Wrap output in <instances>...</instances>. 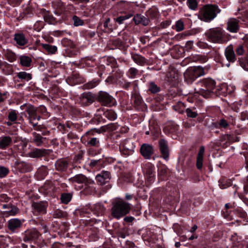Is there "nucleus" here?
<instances>
[{"mask_svg": "<svg viewBox=\"0 0 248 248\" xmlns=\"http://www.w3.org/2000/svg\"><path fill=\"white\" fill-rule=\"evenodd\" d=\"M130 210V204L126 202L123 200L118 199L113 203L111 215L113 217L119 219L128 214Z\"/></svg>", "mask_w": 248, "mask_h": 248, "instance_id": "1", "label": "nucleus"}, {"mask_svg": "<svg viewBox=\"0 0 248 248\" xmlns=\"http://www.w3.org/2000/svg\"><path fill=\"white\" fill-rule=\"evenodd\" d=\"M220 12V10L218 6L212 4H207L201 10L199 18L205 22H210L214 19Z\"/></svg>", "mask_w": 248, "mask_h": 248, "instance_id": "2", "label": "nucleus"}, {"mask_svg": "<svg viewBox=\"0 0 248 248\" xmlns=\"http://www.w3.org/2000/svg\"><path fill=\"white\" fill-rule=\"evenodd\" d=\"M199 89L196 93L204 98H208L216 86V82L211 78L204 79L198 82Z\"/></svg>", "mask_w": 248, "mask_h": 248, "instance_id": "3", "label": "nucleus"}, {"mask_svg": "<svg viewBox=\"0 0 248 248\" xmlns=\"http://www.w3.org/2000/svg\"><path fill=\"white\" fill-rule=\"evenodd\" d=\"M209 41L215 43H223L225 41L224 31L220 28L210 29L206 33Z\"/></svg>", "mask_w": 248, "mask_h": 248, "instance_id": "4", "label": "nucleus"}, {"mask_svg": "<svg viewBox=\"0 0 248 248\" xmlns=\"http://www.w3.org/2000/svg\"><path fill=\"white\" fill-rule=\"evenodd\" d=\"M204 74V70L202 67H191L186 71L184 73V77L187 82L192 83L196 78Z\"/></svg>", "mask_w": 248, "mask_h": 248, "instance_id": "5", "label": "nucleus"}, {"mask_svg": "<svg viewBox=\"0 0 248 248\" xmlns=\"http://www.w3.org/2000/svg\"><path fill=\"white\" fill-rule=\"evenodd\" d=\"M98 100L105 106L111 107L116 104L115 99L105 92L101 91L99 93Z\"/></svg>", "mask_w": 248, "mask_h": 248, "instance_id": "6", "label": "nucleus"}, {"mask_svg": "<svg viewBox=\"0 0 248 248\" xmlns=\"http://www.w3.org/2000/svg\"><path fill=\"white\" fill-rule=\"evenodd\" d=\"M69 181L73 184H84L86 186L85 188H87L88 185H92L93 183V181L89 180L85 176L81 174H77L70 178Z\"/></svg>", "mask_w": 248, "mask_h": 248, "instance_id": "7", "label": "nucleus"}, {"mask_svg": "<svg viewBox=\"0 0 248 248\" xmlns=\"http://www.w3.org/2000/svg\"><path fill=\"white\" fill-rule=\"evenodd\" d=\"M80 103L83 106H88L95 100L94 95L91 92L83 93L79 98Z\"/></svg>", "mask_w": 248, "mask_h": 248, "instance_id": "8", "label": "nucleus"}, {"mask_svg": "<svg viewBox=\"0 0 248 248\" xmlns=\"http://www.w3.org/2000/svg\"><path fill=\"white\" fill-rule=\"evenodd\" d=\"M239 20L235 18H230L227 22V30L232 33H236L239 29Z\"/></svg>", "mask_w": 248, "mask_h": 248, "instance_id": "9", "label": "nucleus"}, {"mask_svg": "<svg viewBox=\"0 0 248 248\" xmlns=\"http://www.w3.org/2000/svg\"><path fill=\"white\" fill-rule=\"evenodd\" d=\"M141 155L146 159H150L154 153L153 146L149 144H143L140 148Z\"/></svg>", "mask_w": 248, "mask_h": 248, "instance_id": "10", "label": "nucleus"}, {"mask_svg": "<svg viewBox=\"0 0 248 248\" xmlns=\"http://www.w3.org/2000/svg\"><path fill=\"white\" fill-rule=\"evenodd\" d=\"M26 107V111L29 115L28 120L30 123H32V121L35 119L38 121L40 120V117L37 115L36 110L32 105H28Z\"/></svg>", "mask_w": 248, "mask_h": 248, "instance_id": "11", "label": "nucleus"}, {"mask_svg": "<svg viewBox=\"0 0 248 248\" xmlns=\"http://www.w3.org/2000/svg\"><path fill=\"white\" fill-rule=\"evenodd\" d=\"M143 172L149 181L152 182L154 180L155 172L153 165L150 163L146 164L143 168Z\"/></svg>", "mask_w": 248, "mask_h": 248, "instance_id": "12", "label": "nucleus"}, {"mask_svg": "<svg viewBox=\"0 0 248 248\" xmlns=\"http://www.w3.org/2000/svg\"><path fill=\"white\" fill-rule=\"evenodd\" d=\"M47 204L46 202H33L32 203V207L33 212L41 213L45 214L46 212V208Z\"/></svg>", "mask_w": 248, "mask_h": 248, "instance_id": "13", "label": "nucleus"}, {"mask_svg": "<svg viewBox=\"0 0 248 248\" xmlns=\"http://www.w3.org/2000/svg\"><path fill=\"white\" fill-rule=\"evenodd\" d=\"M40 233L35 229H33L30 230H28L25 232V236L23 238V240L25 242H27L31 240H33L37 239L39 238Z\"/></svg>", "mask_w": 248, "mask_h": 248, "instance_id": "14", "label": "nucleus"}, {"mask_svg": "<svg viewBox=\"0 0 248 248\" xmlns=\"http://www.w3.org/2000/svg\"><path fill=\"white\" fill-rule=\"evenodd\" d=\"M159 146L162 156L165 160H168L169 152L167 141L164 139L160 140L159 141Z\"/></svg>", "mask_w": 248, "mask_h": 248, "instance_id": "15", "label": "nucleus"}, {"mask_svg": "<svg viewBox=\"0 0 248 248\" xmlns=\"http://www.w3.org/2000/svg\"><path fill=\"white\" fill-rule=\"evenodd\" d=\"M135 148V145L130 140H125L120 146V149L125 151L124 154H129L131 153Z\"/></svg>", "mask_w": 248, "mask_h": 248, "instance_id": "16", "label": "nucleus"}, {"mask_svg": "<svg viewBox=\"0 0 248 248\" xmlns=\"http://www.w3.org/2000/svg\"><path fill=\"white\" fill-rule=\"evenodd\" d=\"M48 150L45 149L34 148L29 153V156L32 158H39L48 155Z\"/></svg>", "mask_w": 248, "mask_h": 248, "instance_id": "17", "label": "nucleus"}, {"mask_svg": "<svg viewBox=\"0 0 248 248\" xmlns=\"http://www.w3.org/2000/svg\"><path fill=\"white\" fill-rule=\"evenodd\" d=\"M96 180L100 185H104L109 181L110 179V173L108 171H102L96 176Z\"/></svg>", "mask_w": 248, "mask_h": 248, "instance_id": "18", "label": "nucleus"}, {"mask_svg": "<svg viewBox=\"0 0 248 248\" xmlns=\"http://www.w3.org/2000/svg\"><path fill=\"white\" fill-rule=\"evenodd\" d=\"M21 224L22 222L20 219L18 218L11 219L8 221V228L10 231L14 232L19 229Z\"/></svg>", "mask_w": 248, "mask_h": 248, "instance_id": "19", "label": "nucleus"}, {"mask_svg": "<svg viewBox=\"0 0 248 248\" xmlns=\"http://www.w3.org/2000/svg\"><path fill=\"white\" fill-rule=\"evenodd\" d=\"M225 55L227 60L230 62H233L235 60L234 52L232 46H227L225 51Z\"/></svg>", "mask_w": 248, "mask_h": 248, "instance_id": "20", "label": "nucleus"}, {"mask_svg": "<svg viewBox=\"0 0 248 248\" xmlns=\"http://www.w3.org/2000/svg\"><path fill=\"white\" fill-rule=\"evenodd\" d=\"M14 40L16 44L20 46H24L28 43V40L22 33H16L14 35Z\"/></svg>", "mask_w": 248, "mask_h": 248, "instance_id": "21", "label": "nucleus"}, {"mask_svg": "<svg viewBox=\"0 0 248 248\" xmlns=\"http://www.w3.org/2000/svg\"><path fill=\"white\" fill-rule=\"evenodd\" d=\"M204 153V148L203 146H201L199 151L196 162L197 168L200 170L202 167L203 157Z\"/></svg>", "mask_w": 248, "mask_h": 248, "instance_id": "22", "label": "nucleus"}, {"mask_svg": "<svg viewBox=\"0 0 248 248\" xmlns=\"http://www.w3.org/2000/svg\"><path fill=\"white\" fill-rule=\"evenodd\" d=\"M12 141V138L9 136L0 137V149H5L8 147Z\"/></svg>", "mask_w": 248, "mask_h": 248, "instance_id": "23", "label": "nucleus"}, {"mask_svg": "<svg viewBox=\"0 0 248 248\" xmlns=\"http://www.w3.org/2000/svg\"><path fill=\"white\" fill-rule=\"evenodd\" d=\"M91 210L93 212L94 214L97 216H100L104 213L105 208L101 204L96 203L92 206Z\"/></svg>", "mask_w": 248, "mask_h": 248, "instance_id": "24", "label": "nucleus"}, {"mask_svg": "<svg viewBox=\"0 0 248 248\" xmlns=\"http://www.w3.org/2000/svg\"><path fill=\"white\" fill-rule=\"evenodd\" d=\"M32 135L33 137V141L37 146H41L44 141L46 139V138L43 137L41 135L36 132H33Z\"/></svg>", "mask_w": 248, "mask_h": 248, "instance_id": "25", "label": "nucleus"}, {"mask_svg": "<svg viewBox=\"0 0 248 248\" xmlns=\"http://www.w3.org/2000/svg\"><path fill=\"white\" fill-rule=\"evenodd\" d=\"M31 62V59L29 56H21L20 57V63L23 66L29 67Z\"/></svg>", "mask_w": 248, "mask_h": 248, "instance_id": "26", "label": "nucleus"}, {"mask_svg": "<svg viewBox=\"0 0 248 248\" xmlns=\"http://www.w3.org/2000/svg\"><path fill=\"white\" fill-rule=\"evenodd\" d=\"M148 91L152 93H156L160 92V89L154 82H151L148 85Z\"/></svg>", "mask_w": 248, "mask_h": 248, "instance_id": "27", "label": "nucleus"}, {"mask_svg": "<svg viewBox=\"0 0 248 248\" xmlns=\"http://www.w3.org/2000/svg\"><path fill=\"white\" fill-rule=\"evenodd\" d=\"M55 166L58 170L63 171L66 169L67 163L64 160H58L56 162Z\"/></svg>", "mask_w": 248, "mask_h": 248, "instance_id": "28", "label": "nucleus"}, {"mask_svg": "<svg viewBox=\"0 0 248 248\" xmlns=\"http://www.w3.org/2000/svg\"><path fill=\"white\" fill-rule=\"evenodd\" d=\"M41 46L47 52L52 54L55 53L57 50V48L55 46H51L47 44H42Z\"/></svg>", "mask_w": 248, "mask_h": 248, "instance_id": "29", "label": "nucleus"}, {"mask_svg": "<svg viewBox=\"0 0 248 248\" xmlns=\"http://www.w3.org/2000/svg\"><path fill=\"white\" fill-rule=\"evenodd\" d=\"M133 61L137 64L142 65L145 62V59L141 56L135 54L132 55Z\"/></svg>", "mask_w": 248, "mask_h": 248, "instance_id": "30", "label": "nucleus"}, {"mask_svg": "<svg viewBox=\"0 0 248 248\" xmlns=\"http://www.w3.org/2000/svg\"><path fill=\"white\" fill-rule=\"evenodd\" d=\"M17 77L21 79L29 81L31 79V75L26 72H20L17 74Z\"/></svg>", "mask_w": 248, "mask_h": 248, "instance_id": "31", "label": "nucleus"}, {"mask_svg": "<svg viewBox=\"0 0 248 248\" xmlns=\"http://www.w3.org/2000/svg\"><path fill=\"white\" fill-rule=\"evenodd\" d=\"M72 196L69 193H63L62 194L61 200L62 203L67 204L71 200Z\"/></svg>", "mask_w": 248, "mask_h": 248, "instance_id": "32", "label": "nucleus"}, {"mask_svg": "<svg viewBox=\"0 0 248 248\" xmlns=\"http://www.w3.org/2000/svg\"><path fill=\"white\" fill-rule=\"evenodd\" d=\"M87 144L88 146L98 147L99 140L96 138H92L87 141Z\"/></svg>", "mask_w": 248, "mask_h": 248, "instance_id": "33", "label": "nucleus"}, {"mask_svg": "<svg viewBox=\"0 0 248 248\" xmlns=\"http://www.w3.org/2000/svg\"><path fill=\"white\" fill-rule=\"evenodd\" d=\"M72 20L73 21V24L76 27L82 26L84 24L83 20L81 19L77 16H74L72 17Z\"/></svg>", "mask_w": 248, "mask_h": 248, "instance_id": "34", "label": "nucleus"}, {"mask_svg": "<svg viewBox=\"0 0 248 248\" xmlns=\"http://www.w3.org/2000/svg\"><path fill=\"white\" fill-rule=\"evenodd\" d=\"M5 57L10 62H13L16 60L15 54L12 51H7L5 53Z\"/></svg>", "mask_w": 248, "mask_h": 248, "instance_id": "35", "label": "nucleus"}, {"mask_svg": "<svg viewBox=\"0 0 248 248\" xmlns=\"http://www.w3.org/2000/svg\"><path fill=\"white\" fill-rule=\"evenodd\" d=\"M105 116L110 120H114L117 118V114L116 113L112 111L109 110L106 111L105 113Z\"/></svg>", "mask_w": 248, "mask_h": 248, "instance_id": "36", "label": "nucleus"}, {"mask_svg": "<svg viewBox=\"0 0 248 248\" xmlns=\"http://www.w3.org/2000/svg\"><path fill=\"white\" fill-rule=\"evenodd\" d=\"M116 125L114 124L111 123L107 124L104 126L101 127L102 131H106V130L113 131L116 129Z\"/></svg>", "mask_w": 248, "mask_h": 248, "instance_id": "37", "label": "nucleus"}, {"mask_svg": "<svg viewBox=\"0 0 248 248\" xmlns=\"http://www.w3.org/2000/svg\"><path fill=\"white\" fill-rule=\"evenodd\" d=\"M158 174L164 179L167 174V167L165 165H162L158 168Z\"/></svg>", "mask_w": 248, "mask_h": 248, "instance_id": "38", "label": "nucleus"}, {"mask_svg": "<svg viewBox=\"0 0 248 248\" xmlns=\"http://www.w3.org/2000/svg\"><path fill=\"white\" fill-rule=\"evenodd\" d=\"M174 29L178 32L183 31L184 29V22L181 20L176 21Z\"/></svg>", "mask_w": 248, "mask_h": 248, "instance_id": "39", "label": "nucleus"}, {"mask_svg": "<svg viewBox=\"0 0 248 248\" xmlns=\"http://www.w3.org/2000/svg\"><path fill=\"white\" fill-rule=\"evenodd\" d=\"M187 4L188 7L193 10H195L198 6V2L196 0H187Z\"/></svg>", "mask_w": 248, "mask_h": 248, "instance_id": "40", "label": "nucleus"}, {"mask_svg": "<svg viewBox=\"0 0 248 248\" xmlns=\"http://www.w3.org/2000/svg\"><path fill=\"white\" fill-rule=\"evenodd\" d=\"M6 212L10 216H15L19 213V210L15 206H11L10 207V209L6 211Z\"/></svg>", "mask_w": 248, "mask_h": 248, "instance_id": "41", "label": "nucleus"}, {"mask_svg": "<svg viewBox=\"0 0 248 248\" xmlns=\"http://www.w3.org/2000/svg\"><path fill=\"white\" fill-rule=\"evenodd\" d=\"M230 185V182H227L225 178L221 179L219 181V186L221 189H225L228 187Z\"/></svg>", "mask_w": 248, "mask_h": 248, "instance_id": "42", "label": "nucleus"}, {"mask_svg": "<svg viewBox=\"0 0 248 248\" xmlns=\"http://www.w3.org/2000/svg\"><path fill=\"white\" fill-rule=\"evenodd\" d=\"M8 119L11 122H15L16 120L17 116L15 110H12L9 112Z\"/></svg>", "mask_w": 248, "mask_h": 248, "instance_id": "43", "label": "nucleus"}, {"mask_svg": "<svg viewBox=\"0 0 248 248\" xmlns=\"http://www.w3.org/2000/svg\"><path fill=\"white\" fill-rule=\"evenodd\" d=\"M138 73V70L135 68H130L128 72L127 75L130 78H134Z\"/></svg>", "mask_w": 248, "mask_h": 248, "instance_id": "44", "label": "nucleus"}, {"mask_svg": "<svg viewBox=\"0 0 248 248\" xmlns=\"http://www.w3.org/2000/svg\"><path fill=\"white\" fill-rule=\"evenodd\" d=\"M8 172L9 170L7 168L0 166V178L4 177Z\"/></svg>", "mask_w": 248, "mask_h": 248, "instance_id": "45", "label": "nucleus"}, {"mask_svg": "<svg viewBox=\"0 0 248 248\" xmlns=\"http://www.w3.org/2000/svg\"><path fill=\"white\" fill-rule=\"evenodd\" d=\"M186 113L187 116L191 118H195L198 115V113L195 111H193L190 108H187L186 109Z\"/></svg>", "mask_w": 248, "mask_h": 248, "instance_id": "46", "label": "nucleus"}, {"mask_svg": "<svg viewBox=\"0 0 248 248\" xmlns=\"http://www.w3.org/2000/svg\"><path fill=\"white\" fill-rule=\"evenodd\" d=\"M130 17H131V16H129V15L121 16H119V17L116 18L115 19L116 22H118L120 24H121L123 23V22L124 20L129 18Z\"/></svg>", "mask_w": 248, "mask_h": 248, "instance_id": "47", "label": "nucleus"}, {"mask_svg": "<svg viewBox=\"0 0 248 248\" xmlns=\"http://www.w3.org/2000/svg\"><path fill=\"white\" fill-rule=\"evenodd\" d=\"M143 16L140 15H137L133 18V20L136 24L141 23L142 22Z\"/></svg>", "mask_w": 248, "mask_h": 248, "instance_id": "48", "label": "nucleus"}, {"mask_svg": "<svg viewBox=\"0 0 248 248\" xmlns=\"http://www.w3.org/2000/svg\"><path fill=\"white\" fill-rule=\"evenodd\" d=\"M33 9L29 4L26 5L24 9V14L25 15H30L32 13Z\"/></svg>", "mask_w": 248, "mask_h": 248, "instance_id": "49", "label": "nucleus"}, {"mask_svg": "<svg viewBox=\"0 0 248 248\" xmlns=\"http://www.w3.org/2000/svg\"><path fill=\"white\" fill-rule=\"evenodd\" d=\"M184 105L182 102H179L178 104L176 105L173 106V108L175 111H177L180 113H181L183 111V110L179 109L178 108H184Z\"/></svg>", "mask_w": 248, "mask_h": 248, "instance_id": "50", "label": "nucleus"}, {"mask_svg": "<svg viewBox=\"0 0 248 248\" xmlns=\"http://www.w3.org/2000/svg\"><path fill=\"white\" fill-rule=\"evenodd\" d=\"M98 83L96 81H92L89 82L86 85V88L87 89H92L97 86Z\"/></svg>", "mask_w": 248, "mask_h": 248, "instance_id": "51", "label": "nucleus"}, {"mask_svg": "<svg viewBox=\"0 0 248 248\" xmlns=\"http://www.w3.org/2000/svg\"><path fill=\"white\" fill-rule=\"evenodd\" d=\"M219 125L220 127L226 128L229 126V124L225 119H222L219 122Z\"/></svg>", "mask_w": 248, "mask_h": 248, "instance_id": "52", "label": "nucleus"}, {"mask_svg": "<svg viewBox=\"0 0 248 248\" xmlns=\"http://www.w3.org/2000/svg\"><path fill=\"white\" fill-rule=\"evenodd\" d=\"M42 23L41 22L37 21L34 25V28L37 31H39L42 28Z\"/></svg>", "mask_w": 248, "mask_h": 248, "instance_id": "53", "label": "nucleus"}, {"mask_svg": "<svg viewBox=\"0 0 248 248\" xmlns=\"http://www.w3.org/2000/svg\"><path fill=\"white\" fill-rule=\"evenodd\" d=\"M237 55H242L244 52L243 47L242 46H239L236 50Z\"/></svg>", "mask_w": 248, "mask_h": 248, "instance_id": "54", "label": "nucleus"}, {"mask_svg": "<svg viewBox=\"0 0 248 248\" xmlns=\"http://www.w3.org/2000/svg\"><path fill=\"white\" fill-rule=\"evenodd\" d=\"M6 98V93L4 92H1L0 90V102L3 101Z\"/></svg>", "mask_w": 248, "mask_h": 248, "instance_id": "55", "label": "nucleus"}, {"mask_svg": "<svg viewBox=\"0 0 248 248\" xmlns=\"http://www.w3.org/2000/svg\"><path fill=\"white\" fill-rule=\"evenodd\" d=\"M53 5L56 4L57 8H60L62 6V2L61 0H54L52 2Z\"/></svg>", "mask_w": 248, "mask_h": 248, "instance_id": "56", "label": "nucleus"}, {"mask_svg": "<svg viewBox=\"0 0 248 248\" xmlns=\"http://www.w3.org/2000/svg\"><path fill=\"white\" fill-rule=\"evenodd\" d=\"M52 248H63V246L60 243L56 242L52 244Z\"/></svg>", "mask_w": 248, "mask_h": 248, "instance_id": "57", "label": "nucleus"}, {"mask_svg": "<svg viewBox=\"0 0 248 248\" xmlns=\"http://www.w3.org/2000/svg\"><path fill=\"white\" fill-rule=\"evenodd\" d=\"M134 102L137 105H139L141 103L142 101L140 96H137L135 97Z\"/></svg>", "mask_w": 248, "mask_h": 248, "instance_id": "58", "label": "nucleus"}, {"mask_svg": "<svg viewBox=\"0 0 248 248\" xmlns=\"http://www.w3.org/2000/svg\"><path fill=\"white\" fill-rule=\"evenodd\" d=\"M22 0H9V2L15 5L19 4Z\"/></svg>", "mask_w": 248, "mask_h": 248, "instance_id": "59", "label": "nucleus"}, {"mask_svg": "<svg viewBox=\"0 0 248 248\" xmlns=\"http://www.w3.org/2000/svg\"><path fill=\"white\" fill-rule=\"evenodd\" d=\"M110 21V18H108L106 19L105 22L104 23V27L106 29L109 28L108 23H109Z\"/></svg>", "mask_w": 248, "mask_h": 248, "instance_id": "60", "label": "nucleus"}, {"mask_svg": "<svg viewBox=\"0 0 248 248\" xmlns=\"http://www.w3.org/2000/svg\"><path fill=\"white\" fill-rule=\"evenodd\" d=\"M134 218L132 217H124V220L128 222H131L134 220Z\"/></svg>", "mask_w": 248, "mask_h": 248, "instance_id": "61", "label": "nucleus"}, {"mask_svg": "<svg viewBox=\"0 0 248 248\" xmlns=\"http://www.w3.org/2000/svg\"><path fill=\"white\" fill-rule=\"evenodd\" d=\"M178 129V126L177 125H172V127L170 128V132H176Z\"/></svg>", "mask_w": 248, "mask_h": 248, "instance_id": "62", "label": "nucleus"}, {"mask_svg": "<svg viewBox=\"0 0 248 248\" xmlns=\"http://www.w3.org/2000/svg\"><path fill=\"white\" fill-rule=\"evenodd\" d=\"M193 44V41H189L186 42V45L188 47L190 48L192 46Z\"/></svg>", "mask_w": 248, "mask_h": 248, "instance_id": "63", "label": "nucleus"}, {"mask_svg": "<svg viewBox=\"0 0 248 248\" xmlns=\"http://www.w3.org/2000/svg\"><path fill=\"white\" fill-rule=\"evenodd\" d=\"M118 237H121L123 239L125 238L126 235L123 232H119L118 233Z\"/></svg>", "mask_w": 248, "mask_h": 248, "instance_id": "64", "label": "nucleus"}]
</instances>
